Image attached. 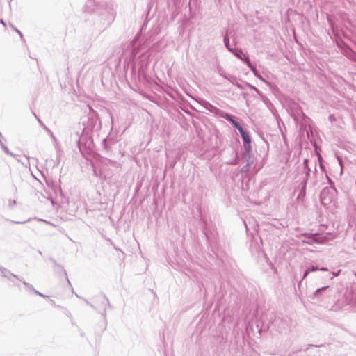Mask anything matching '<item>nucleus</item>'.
<instances>
[{
  "instance_id": "f03ea898",
  "label": "nucleus",
  "mask_w": 356,
  "mask_h": 356,
  "mask_svg": "<svg viewBox=\"0 0 356 356\" xmlns=\"http://www.w3.org/2000/svg\"><path fill=\"white\" fill-rule=\"evenodd\" d=\"M149 64V54L147 53H143L139 56L138 60L134 64H131V70L132 76L140 78V76L145 77V70Z\"/></svg>"
},
{
  "instance_id": "4be33fe9",
  "label": "nucleus",
  "mask_w": 356,
  "mask_h": 356,
  "mask_svg": "<svg viewBox=\"0 0 356 356\" xmlns=\"http://www.w3.org/2000/svg\"><path fill=\"white\" fill-rule=\"evenodd\" d=\"M239 161H240V159H239V157L238 156V154L236 152L235 153V156L234 157V159L232 161L227 162V164L230 165H235L238 164Z\"/></svg>"
},
{
  "instance_id": "603ef678",
  "label": "nucleus",
  "mask_w": 356,
  "mask_h": 356,
  "mask_svg": "<svg viewBox=\"0 0 356 356\" xmlns=\"http://www.w3.org/2000/svg\"><path fill=\"white\" fill-rule=\"evenodd\" d=\"M16 204V201H15V200H14V201L12 202V204Z\"/></svg>"
},
{
  "instance_id": "412c9836",
  "label": "nucleus",
  "mask_w": 356,
  "mask_h": 356,
  "mask_svg": "<svg viewBox=\"0 0 356 356\" xmlns=\"http://www.w3.org/2000/svg\"><path fill=\"white\" fill-rule=\"evenodd\" d=\"M327 22H328L329 24L330 25V27L332 29V31L333 34L334 35V36L337 37V29L334 26V22L330 16H327Z\"/></svg>"
},
{
  "instance_id": "c9c22d12",
  "label": "nucleus",
  "mask_w": 356,
  "mask_h": 356,
  "mask_svg": "<svg viewBox=\"0 0 356 356\" xmlns=\"http://www.w3.org/2000/svg\"><path fill=\"white\" fill-rule=\"evenodd\" d=\"M232 84L236 86L237 88H238L240 89H245V88L243 85H241V83L237 82V80L236 81H234V83H232Z\"/></svg>"
},
{
  "instance_id": "1a4fd4ad",
  "label": "nucleus",
  "mask_w": 356,
  "mask_h": 356,
  "mask_svg": "<svg viewBox=\"0 0 356 356\" xmlns=\"http://www.w3.org/2000/svg\"><path fill=\"white\" fill-rule=\"evenodd\" d=\"M316 172V168L314 172L312 171L311 168L302 169V173L304 174V177L301 182V184L305 183V185L307 186V183H311L312 184L314 185L316 184V180L314 179V177L315 176Z\"/></svg>"
},
{
  "instance_id": "13d9d810",
  "label": "nucleus",
  "mask_w": 356,
  "mask_h": 356,
  "mask_svg": "<svg viewBox=\"0 0 356 356\" xmlns=\"http://www.w3.org/2000/svg\"><path fill=\"white\" fill-rule=\"evenodd\" d=\"M274 227H277V228H279L278 226H277L276 225H274Z\"/></svg>"
},
{
  "instance_id": "8fccbe9b",
  "label": "nucleus",
  "mask_w": 356,
  "mask_h": 356,
  "mask_svg": "<svg viewBox=\"0 0 356 356\" xmlns=\"http://www.w3.org/2000/svg\"><path fill=\"white\" fill-rule=\"evenodd\" d=\"M147 40H149V41H151V40H154V38H153V39H152V38H151V37H150L149 39L146 38V40H145V42H147Z\"/></svg>"
},
{
  "instance_id": "f704fd0d",
  "label": "nucleus",
  "mask_w": 356,
  "mask_h": 356,
  "mask_svg": "<svg viewBox=\"0 0 356 356\" xmlns=\"http://www.w3.org/2000/svg\"><path fill=\"white\" fill-rule=\"evenodd\" d=\"M326 177H327V181H328V184L330 185V187H333L334 186V181L330 179V177L328 176L327 174L325 175Z\"/></svg>"
},
{
  "instance_id": "20e7f679",
  "label": "nucleus",
  "mask_w": 356,
  "mask_h": 356,
  "mask_svg": "<svg viewBox=\"0 0 356 356\" xmlns=\"http://www.w3.org/2000/svg\"><path fill=\"white\" fill-rule=\"evenodd\" d=\"M337 193L335 186L324 188L320 194L321 202L323 204H328L332 202Z\"/></svg>"
},
{
  "instance_id": "680f3d73",
  "label": "nucleus",
  "mask_w": 356,
  "mask_h": 356,
  "mask_svg": "<svg viewBox=\"0 0 356 356\" xmlns=\"http://www.w3.org/2000/svg\"><path fill=\"white\" fill-rule=\"evenodd\" d=\"M0 137H3L1 133H0Z\"/></svg>"
},
{
  "instance_id": "a18cd8bd",
  "label": "nucleus",
  "mask_w": 356,
  "mask_h": 356,
  "mask_svg": "<svg viewBox=\"0 0 356 356\" xmlns=\"http://www.w3.org/2000/svg\"><path fill=\"white\" fill-rule=\"evenodd\" d=\"M103 316H106V309H104L102 314Z\"/></svg>"
},
{
  "instance_id": "f3484780",
  "label": "nucleus",
  "mask_w": 356,
  "mask_h": 356,
  "mask_svg": "<svg viewBox=\"0 0 356 356\" xmlns=\"http://www.w3.org/2000/svg\"><path fill=\"white\" fill-rule=\"evenodd\" d=\"M1 275L5 278L10 279L15 277V274L12 273L9 270L2 266H0Z\"/></svg>"
},
{
  "instance_id": "6ab92c4d",
  "label": "nucleus",
  "mask_w": 356,
  "mask_h": 356,
  "mask_svg": "<svg viewBox=\"0 0 356 356\" xmlns=\"http://www.w3.org/2000/svg\"><path fill=\"white\" fill-rule=\"evenodd\" d=\"M113 142L111 141V139H110L108 137H106L104 138L102 143V146L106 151H109L111 149L110 145Z\"/></svg>"
},
{
  "instance_id": "6e6552de",
  "label": "nucleus",
  "mask_w": 356,
  "mask_h": 356,
  "mask_svg": "<svg viewBox=\"0 0 356 356\" xmlns=\"http://www.w3.org/2000/svg\"><path fill=\"white\" fill-rule=\"evenodd\" d=\"M50 261L53 264V270L54 273L59 276L63 275L67 282V284L71 285V283L68 279L67 272L65 270L64 267L61 264L57 263V261L53 258H50Z\"/></svg>"
},
{
  "instance_id": "9b49d317",
  "label": "nucleus",
  "mask_w": 356,
  "mask_h": 356,
  "mask_svg": "<svg viewBox=\"0 0 356 356\" xmlns=\"http://www.w3.org/2000/svg\"><path fill=\"white\" fill-rule=\"evenodd\" d=\"M328 289L329 286H325L317 289L313 293L312 299L316 300L317 301H321L325 298V296H327L326 292Z\"/></svg>"
},
{
  "instance_id": "a19ab883",
  "label": "nucleus",
  "mask_w": 356,
  "mask_h": 356,
  "mask_svg": "<svg viewBox=\"0 0 356 356\" xmlns=\"http://www.w3.org/2000/svg\"><path fill=\"white\" fill-rule=\"evenodd\" d=\"M103 298L105 300V301L107 302V304L108 305V306L111 307V305L109 303V301H108V299L107 298V297L106 296V295H103Z\"/></svg>"
},
{
  "instance_id": "f8f14e48",
  "label": "nucleus",
  "mask_w": 356,
  "mask_h": 356,
  "mask_svg": "<svg viewBox=\"0 0 356 356\" xmlns=\"http://www.w3.org/2000/svg\"><path fill=\"white\" fill-rule=\"evenodd\" d=\"M245 58V64L250 69V70L252 72V73L254 74V75L259 79L260 80H261L262 81H264V83H266V84L268 85H270L269 82H268L267 81H266L263 77L261 75V74L259 72V71L257 70L256 67L252 65V63H251L250 60V58Z\"/></svg>"
},
{
  "instance_id": "bf43d9fd",
  "label": "nucleus",
  "mask_w": 356,
  "mask_h": 356,
  "mask_svg": "<svg viewBox=\"0 0 356 356\" xmlns=\"http://www.w3.org/2000/svg\"><path fill=\"white\" fill-rule=\"evenodd\" d=\"M330 119L332 120V115H330Z\"/></svg>"
},
{
  "instance_id": "dca6fc26",
  "label": "nucleus",
  "mask_w": 356,
  "mask_h": 356,
  "mask_svg": "<svg viewBox=\"0 0 356 356\" xmlns=\"http://www.w3.org/2000/svg\"><path fill=\"white\" fill-rule=\"evenodd\" d=\"M237 58L240 59L245 63V58H249L248 55L244 54L243 50L241 49H233V51H230Z\"/></svg>"
},
{
  "instance_id": "9d476101",
  "label": "nucleus",
  "mask_w": 356,
  "mask_h": 356,
  "mask_svg": "<svg viewBox=\"0 0 356 356\" xmlns=\"http://www.w3.org/2000/svg\"><path fill=\"white\" fill-rule=\"evenodd\" d=\"M220 117L223 118L229 122H230L231 124L239 132H241V131L244 129L243 127L240 124V123L235 120V117L231 115L230 113L223 111Z\"/></svg>"
},
{
  "instance_id": "4d7b16f0",
  "label": "nucleus",
  "mask_w": 356,
  "mask_h": 356,
  "mask_svg": "<svg viewBox=\"0 0 356 356\" xmlns=\"http://www.w3.org/2000/svg\"><path fill=\"white\" fill-rule=\"evenodd\" d=\"M302 114L304 116V118H307L306 115H305V113H302Z\"/></svg>"
},
{
  "instance_id": "ddd939ff",
  "label": "nucleus",
  "mask_w": 356,
  "mask_h": 356,
  "mask_svg": "<svg viewBox=\"0 0 356 356\" xmlns=\"http://www.w3.org/2000/svg\"><path fill=\"white\" fill-rule=\"evenodd\" d=\"M346 302L353 307H356V291H351L345 293Z\"/></svg>"
},
{
  "instance_id": "b1692460",
  "label": "nucleus",
  "mask_w": 356,
  "mask_h": 356,
  "mask_svg": "<svg viewBox=\"0 0 356 356\" xmlns=\"http://www.w3.org/2000/svg\"><path fill=\"white\" fill-rule=\"evenodd\" d=\"M245 86H246L247 88H248L251 89V90H254V91H255V92H257V93L258 95H259L260 96H261V95H262L261 92V91L257 88H256L254 86H253V85H252V84H250V83H249L246 82V83H245Z\"/></svg>"
},
{
  "instance_id": "bb28decb",
  "label": "nucleus",
  "mask_w": 356,
  "mask_h": 356,
  "mask_svg": "<svg viewBox=\"0 0 356 356\" xmlns=\"http://www.w3.org/2000/svg\"><path fill=\"white\" fill-rule=\"evenodd\" d=\"M341 270H339L337 272H329V275L327 276V278L332 279L334 277H337L339 275Z\"/></svg>"
},
{
  "instance_id": "423d86ee",
  "label": "nucleus",
  "mask_w": 356,
  "mask_h": 356,
  "mask_svg": "<svg viewBox=\"0 0 356 356\" xmlns=\"http://www.w3.org/2000/svg\"><path fill=\"white\" fill-rule=\"evenodd\" d=\"M197 102L205 109L216 115L221 116L222 113H223V111L213 106L205 99H199L197 100Z\"/></svg>"
},
{
  "instance_id": "2f4dec72",
  "label": "nucleus",
  "mask_w": 356,
  "mask_h": 356,
  "mask_svg": "<svg viewBox=\"0 0 356 356\" xmlns=\"http://www.w3.org/2000/svg\"><path fill=\"white\" fill-rule=\"evenodd\" d=\"M1 149L6 154L10 155L11 156H14V154L8 149V148L6 146L3 147Z\"/></svg>"
},
{
  "instance_id": "c756f323",
  "label": "nucleus",
  "mask_w": 356,
  "mask_h": 356,
  "mask_svg": "<svg viewBox=\"0 0 356 356\" xmlns=\"http://www.w3.org/2000/svg\"><path fill=\"white\" fill-rule=\"evenodd\" d=\"M10 26L12 28V29L13 31H15L17 34L19 35L20 38L22 40L24 39V36H23V34L22 33V32L17 29L15 26H14L12 24H10Z\"/></svg>"
},
{
  "instance_id": "393cba45",
  "label": "nucleus",
  "mask_w": 356,
  "mask_h": 356,
  "mask_svg": "<svg viewBox=\"0 0 356 356\" xmlns=\"http://www.w3.org/2000/svg\"><path fill=\"white\" fill-rule=\"evenodd\" d=\"M250 163H246L244 166L241 168L240 170V172L242 174H246L250 171Z\"/></svg>"
},
{
  "instance_id": "09e8293b",
  "label": "nucleus",
  "mask_w": 356,
  "mask_h": 356,
  "mask_svg": "<svg viewBox=\"0 0 356 356\" xmlns=\"http://www.w3.org/2000/svg\"><path fill=\"white\" fill-rule=\"evenodd\" d=\"M157 33V31L156 30H153L152 31V34H156Z\"/></svg>"
},
{
  "instance_id": "c03bdc74",
  "label": "nucleus",
  "mask_w": 356,
  "mask_h": 356,
  "mask_svg": "<svg viewBox=\"0 0 356 356\" xmlns=\"http://www.w3.org/2000/svg\"><path fill=\"white\" fill-rule=\"evenodd\" d=\"M49 302H51V304L52 305H56L55 301H54V300L50 299V300H49Z\"/></svg>"
},
{
  "instance_id": "aec40b11",
  "label": "nucleus",
  "mask_w": 356,
  "mask_h": 356,
  "mask_svg": "<svg viewBox=\"0 0 356 356\" xmlns=\"http://www.w3.org/2000/svg\"><path fill=\"white\" fill-rule=\"evenodd\" d=\"M224 44H225V47L227 49V50L230 52V51H233V47H231L230 45V43H229V36H228V34H227V32L226 33V35L224 36Z\"/></svg>"
},
{
  "instance_id": "ea45409f",
  "label": "nucleus",
  "mask_w": 356,
  "mask_h": 356,
  "mask_svg": "<svg viewBox=\"0 0 356 356\" xmlns=\"http://www.w3.org/2000/svg\"><path fill=\"white\" fill-rule=\"evenodd\" d=\"M318 270L328 272V273L330 272L328 270L327 268H326V267L318 268Z\"/></svg>"
},
{
  "instance_id": "7c9ffc66",
  "label": "nucleus",
  "mask_w": 356,
  "mask_h": 356,
  "mask_svg": "<svg viewBox=\"0 0 356 356\" xmlns=\"http://www.w3.org/2000/svg\"><path fill=\"white\" fill-rule=\"evenodd\" d=\"M243 158L246 159L247 163H250V165L252 164V161L251 160V158H252L251 152L250 153V156L247 155V154L245 156H244V154H243Z\"/></svg>"
},
{
  "instance_id": "5fc2aeb1",
  "label": "nucleus",
  "mask_w": 356,
  "mask_h": 356,
  "mask_svg": "<svg viewBox=\"0 0 356 356\" xmlns=\"http://www.w3.org/2000/svg\"><path fill=\"white\" fill-rule=\"evenodd\" d=\"M144 43H147V42H145ZM144 44H143L142 46H143ZM145 46H147V44H145Z\"/></svg>"
},
{
  "instance_id": "49530a36",
  "label": "nucleus",
  "mask_w": 356,
  "mask_h": 356,
  "mask_svg": "<svg viewBox=\"0 0 356 356\" xmlns=\"http://www.w3.org/2000/svg\"><path fill=\"white\" fill-rule=\"evenodd\" d=\"M244 224H245V228H246V230L248 231V225H247V223L245 221H244Z\"/></svg>"
},
{
  "instance_id": "0eeeda50",
  "label": "nucleus",
  "mask_w": 356,
  "mask_h": 356,
  "mask_svg": "<svg viewBox=\"0 0 356 356\" xmlns=\"http://www.w3.org/2000/svg\"><path fill=\"white\" fill-rule=\"evenodd\" d=\"M140 35L137 34L134 39L131 42L128 48L131 49L130 60H134L136 54L138 53L141 47L139 45Z\"/></svg>"
},
{
  "instance_id": "cd10ccee",
  "label": "nucleus",
  "mask_w": 356,
  "mask_h": 356,
  "mask_svg": "<svg viewBox=\"0 0 356 356\" xmlns=\"http://www.w3.org/2000/svg\"><path fill=\"white\" fill-rule=\"evenodd\" d=\"M8 280H10L14 286H19V284L17 282V280L21 281V280L16 275H15V277L13 278H10V279H8Z\"/></svg>"
},
{
  "instance_id": "72a5a7b5",
  "label": "nucleus",
  "mask_w": 356,
  "mask_h": 356,
  "mask_svg": "<svg viewBox=\"0 0 356 356\" xmlns=\"http://www.w3.org/2000/svg\"><path fill=\"white\" fill-rule=\"evenodd\" d=\"M307 270L309 271L310 273L318 270V268L314 266H312L311 267L307 268Z\"/></svg>"
},
{
  "instance_id": "2eb2a0df",
  "label": "nucleus",
  "mask_w": 356,
  "mask_h": 356,
  "mask_svg": "<svg viewBox=\"0 0 356 356\" xmlns=\"http://www.w3.org/2000/svg\"><path fill=\"white\" fill-rule=\"evenodd\" d=\"M96 9L109 10L111 7L109 0H96L95 1Z\"/></svg>"
},
{
  "instance_id": "473e14b6",
  "label": "nucleus",
  "mask_w": 356,
  "mask_h": 356,
  "mask_svg": "<svg viewBox=\"0 0 356 356\" xmlns=\"http://www.w3.org/2000/svg\"><path fill=\"white\" fill-rule=\"evenodd\" d=\"M306 168H310L309 167V159H305L303 161L302 169H306Z\"/></svg>"
},
{
  "instance_id": "864d4df0",
  "label": "nucleus",
  "mask_w": 356,
  "mask_h": 356,
  "mask_svg": "<svg viewBox=\"0 0 356 356\" xmlns=\"http://www.w3.org/2000/svg\"><path fill=\"white\" fill-rule=\"evenodd\" d=\"M24 222H16L17 224L23 223Z\"/></svg>"
},
{
  "instance_id": "58836bf2",
  "label": "nucleus",
  "mask_w": 356,
  "mask_h": 356,
  "mask_svg": "<svg viewBox=\"0 0 356 356\" xmlns=\"http://www.w3.org/2000/svg\"><path fill=\"white\" fill-rule=\"evenodd\" d=\"M34 293L35 294H37L38 296H40L43 297V298L47 297V296L44 295L43 293H40V291H38L37 290H35Z\"/></svg>"
},
{
  "instance_id": "f257e3e1",
  "label": "nucleus",
  "mask_w": 356,
  "mask_h": 356,
  "mask_svg": "<svg viewBox=\"0 0 356 356\" xmlns=\"http://www.w3.org/2000/svg\"><path fill=\"white\" fill-rule=\"evenodd\" d=\"M84 113L85 115L82 116L79 123V130L71 134V140L77 143L79 151L83 156L92 152L94 147L93 134L102 128L97 112L90 105H86Z\"/></svg>"
},
{
  "instance_id": "e433bc0d",
  "label": "nucleus",
  "mask_w": 356,
  "mask_h": 356,
  "mask_svg": "<svg viewBox=\"0 0 356 356\" xmlns=\"http://www.w3.org/2000/svg\"><path fill=\"white\" fill-rule=\"evenodd\" d=\"M37 119H38V122L40 123V124L41 126H42V127H43V128H44V129H46L47 131L50 132V130H49V129H48V128H47V127L43 124V122H42L39 118H37Z\"/></svg>"
},
{
  "instance_id": "a878e982",
  "label": "nucleus",
  "mask_w": 356,
  "mask_h": 356,
  "mask_svg": "<svg viewBox=\"0 0 356 356\" xmlns=\"http://www.w3.org/2000/svg\"><path fill=\"white\" fill-rule=\"evenodd\" d=\"M22 283L24 284V285L27 288V289L29 291H33L35 292V289H34L33 286L32 284H31L30 283H28L25 281H22Z\"/></svg>"
},
{
  "instance_id": "79ce46f5",
  "label": "nucleus",
  "mask_w": 356,
  "mask_h": 356,
  "mask_svg": "<svg viewBox=\"0 0 356 356\" xmlns=\"http://www.w3.org/2000/svg\"><path fill=\"white\" fill-rule=\"evenodd\" d=\"M2 137H0V145H1V147L2 148L3 147L6 146L4 145V143H3L2 141V139H1Z\"/></svg>"
},
{
  "instance_id": "3c124183",
  "label": "nucleus",
  "mask_w": 356,
  "mask_h": 356,
  "mask_svg": "<svg viewBox=\"0 0 356 356\" xmlns=\"http://www.w3.org/2000/svg\"><path fill=\"white\" fill-rule=\"evenodd\" d=\"M16 204V201H15V200H14V201L12 202V204Z\"/></svg>"
},
{
  "instance_id": "7ed1b4c3",
  "label": "nucleus",
  "mask_w": 356,
  "mask_h": 356,
  "mask_svg": "<svg viewBox=\"0 0 356 356\" xmlns=\"http://www.w3.org/2000/svg\"><path fill=\"white\" fill-rule=\"evenodd\" d=\"M302 242L308 245L323 244L328 241V238L318 234L305 233L302 234Z\"/></svg>"
},
{
  "instance_id": "37998d69",
  "label": "nucleus",
  "mask_w": 356,
  "mask_h": 356,
  "mask_svg": "<svg viewBox=\"0 0 356 356\" xmlns=\"http://www.w3.org/2000/svg\"><path fill=\"white\" fill-rule=\"evenodd\" d=\"M84 301L88 305H90L91 307L94 308V306L93 305H92L90 302H89L88 300H85L84 299Z\"/></svg>"
},
{
  "instance_id": "c85d7f7f",
  "label": "nucleus",
  "mask_w": 356,
  "mask_h": 356,
  "mask_svg": "<svg viewBox=\"0 0 356 356\" xmlns=\"http://www.w3.org/2000/svg\"><path fill=\"white\" fill-rule=\"evenodd\" d=\"M337 160L339 162V165L340 167V172L339 174V177H340L343 174V161H342V159L339 156L337 157Z\"/></svg>"
},
{
  "instance_id": "de8ad7c7",
  "label": "nucleus",
  "mask_w": 356,
  "mask_h": 356,
  "mask_svg": "<svg viewBox=\"0 0 356 356\" xmlns=\"http://www.w3.org/2000/svg\"><path fill=\"white\" fill-rule=\"evenodd\" d=\"M0 23H1V24H3V25H5L4 21H3V19H1V20H0Z\"/></svg>"
},
{
  "instance_id": "4468645a",
  "label": "nucleus",
  "mask_w": 356,
  "mask_h": 356,
  "mask_svg": "<svg viewBox=\"0 0 356 356\" xmlns=\"http://www.w3.org/2000/svg\"><path fill=\"white\" fill-rule=\"evenodd\" d=\"M217 72L220 76L228 80L231 83H234V81H236L237 79L236 76L226 73L223 68L220 66L217 67Z\"/></svg>"
},
{
  "instance_id": "5701e85b",
  "label": "nucleus",
  "mask_w": 356,
  "mask_h": 356,
  "mask_svg": "<svg viewBox=\"0 0 356 356\" xmlns=\"http://www.w3.org/2000/svg\"><path fill=\"white\" fill-rule=\"evenodd\" d=\"M318 162H319V166H320V168L321 170V171L323 172H324L325 175L327 174V172H326V169H325V167L323 165V159L322 158V156L321 155L318 156Z\"/></svg>"
},
{
  "instance_id": "4c0bfd02",
  "label": "nucleus",
  "mask_w": 356,
  "mask_h": 356,
  "mask_svg": "<svg viewBox=\"0 0 356 356\" xmlns=\"http://www.w3.org/2000/svg\"><path fill=\"white\" fill-rule=\"evenodd\" d=\"M309 274V271L307 270V268L305 270L304 273H303V275H302V280H304L305 279L308 275Z\"/></svg>"
},
{
  "instance_id": "39448f33",
  "label": "nucleus",
  "mask_w": 356,
  "mask_h": 356,
  "mask_svg": "<svg viewBox=\"0 0 356 356\" xmlns=\"http://www.w3.org/2000/svg\"><path fill=\"white\" fill-rule=\"evenodd\" d=\"M239 133L241 136L243 143V154L244 156H245L246 154L250 156V153L252 152V138L250 136V134L245 129H243V131H241V132Z\"/></svg>"
},
{
  "instance_id": "052dcab7",
  "label": "nucleus",
  "mask_w": 356,
  "mask_h": 356,
  "mask_svg": "<svg viewBox=\"0 0 356 356\" xmlns=\"http://www.w3.org/2000/svg\"><path fill=\"white\" fill-rule=\"evenodd\" d=\"M330 119L332 120V115H330Z\"/></svg>"
},
{
  "instance_id": "a211bd4d",
  "label": "nucleus",
  "mask_w": 356,
  "mask_h": 356,
  "mask_svg": "<svg viewBox=\"0 0 356 356\" xmlns=\"http://www.w3.org/2000/svg\"><path fill=\"white\" fill-rule=\"evenodd\" d=\"M306 188L307 186L305 185V183L301 184V188L297 197L298 200H302L305 197L306 195Z\"/></svg>"
},
{
  "instance_id": "6e6d98bb",
  "label": "nucleus",
  "mask_w": 356,
  "mask_h": 356,
  "mask_svg": "<svg viewBox=\"0 0 356 356\" xmlns=\"http://www.w3.org/2000/svg\"><path fill=\"white\" fill-rule=\"evenodd\" d=\"M39 220L46 222V220H42V219H40Z\"/></svg>"
}]
</instances>
